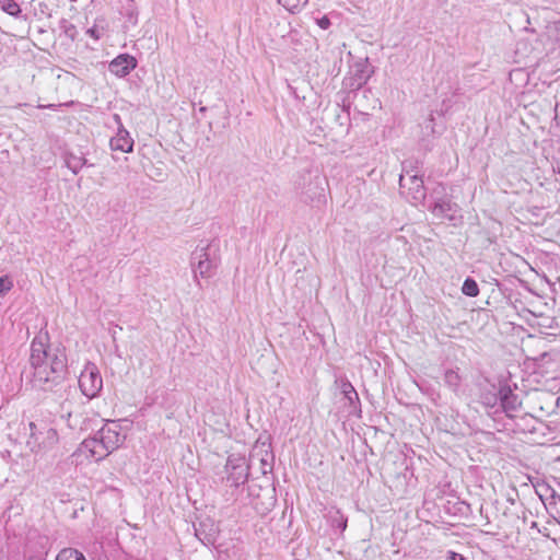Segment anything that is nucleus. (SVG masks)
Wrapping results in <instances>:
<instances>
[{
    "label": "nucleus",
    "mask_w": 560,
    "mask_h": 560,
    "mask_svg": "<svg viewBox=\"0 0 560 560\" xmlns=\"http://www.w3.org/2000/svg\"><path fill=\"white\" fill-rule=\"evenodd\" d=\"M48 340V334L40 331L31 342V383L34 388L42 390H49L58 385L67 369L65 350L59 347L51 348Z\"/></svg>",
    "instance_id": "obj_1"
},
{
    "label": "nucleus",
    "mask_w": 560,
    "mask_h": 560,
    "mask_svg": "<svg viewBox=\"0 0 560 560\" xmlns=\"http://www.w3.org/2000/svg\"><path fill=\"white\" fill-rule=\"evenodd\" d=\"M126 440V432L121 422L116 420L106 421L94 436L85 439L73 453L77 463L84 460L98 462L115 450Z\"/></svg>",
    "instance_id": "obj_2"
},
{
    "label": "nucleus",
    "mask_w": 560,
    "mask_h": 560,
    "mask_svg": "<svg viewBox=\"0 0 560 560\" xmlns=\"http://www.w3.org/2000/svg\"><path fill=\"white\" fill-rule=\"evenodd\" d=\"M31 436L27 441L28 446L35 453H46L52 450L59 441L58 432L50 427H37L32 422L30 423Z\"/></svg>",
    "instance_id": "obj_3"
},
{
    "label": "nucleus",
    "mask_w": 560,
    "mask_h": 560,
    "mask_svg": "<svg viewBox=\"0 0 560 560\" xmlns=\"http://www.w3.org/2000/svg\"><path fill=\"white\" fill-rule=\"evenodd\" d=\"M400 192L412 205L421 203L427 196L423 180L418 174L406 172L399 177Z\"/></svg>",
    "instance_id": "obj_4"
},
{
    "label": "nucleus",
    "mask_w": 560,
    "mask_h": 560,
    "mask_svg": "<svg viewBox=\"0 0 560 560\" xmlns=\"http://www.w3.org/2000/svg\"><path fill=\"white\" fill-rule=\"evenodd\" d=\"M79 386L82 394L92 399L96 397L103 388V378L98 368L88 362L79 376Z\"/></svg>",
    "instance_id": "obj_5"
},
{
    "label": "nucleus",
    "mask_w": 560,
    "mask_h": 560,
    "mask_svg": "<svg viewBox=\"0 0 560 560\" xmlns=\"http://www.w3.org/2000/svg\"><path fill=\"white\" fill-rule=\"evenodd\" d=\"M249 467L245 457L235 455L229 456L225 464L226 483L235 488L244 485L248 479Z\"/></svg>",
    "instance_id": "obj_6"
},
{
    "label": "nucleus",
    "mask_w": 560,
    "mask_h": 560,
    "mask_svg": "<svg viewBox=\"0 0 560 560\" xmlns=\"http://www.w3.org/2000/svg\"><path fill=\"white\" fill-rule=\"evenodd\" d=\"M195 277L209 278L217 268L218 261L215 257H211L209 248L196 249L192 256Z\"/></svg>",
    "instance_id": "obj_7"
},
{
    "label": "nucleus",
    "mask_w": 560,
    "mask_h": 560,
    "mask_svg": "<svg viewBox=\"0 0 560 560\" xmlns=\"http://www.w3.org/2000/svg\"><path fill=\"white\" fill-rule=\"evenodd\" d=\"M256 462L259 463L261 475H267L272 471L273 454L265 443L256 445L249 456V466H255Z\"/></svg>",
    "instance_id": "obj_8"
},
{
    "label": "nucleus",
    "mask_w": 560,
    "mask_h": 560,
    "mask_svg": "<svg viewBox=\"0 0 560 560\" xmlns=\"http://www.w3.org/2000/svg\"><path fill=\"white\" fill-rule=\"evenodd\" d=\"M114 119L118 126L117 133L112 137L109 144L112 150L114 151H121L125 153H129L133 149V140L130 137V133L128 130H126L121 124L120 116L115 114Z\"/></svg>",
    "instance_id": "obj_9"
},
{
    "label": "nucleus",
    "mask_w": 560,
    "mask_h": 560,
    "mask_svg": "<svg viewBox=\"0 0 560 560\" xmlns=\"http://www.w3.org/2000/svg\"><path fill=\"white\" fill-rule=\"evenodd\" d=\"M137 67V59L128 54L114 58L108 66L110 73L118 78L128 75Z\"/></svg>",
    "instance_id": "obj_10"
},
{
    "label": "nucleus",
    "mask_w": 560,
    "mask_h": 560,
    "mask_svg": "<svg viewBox=\"0 0 560 560\" xmlns=\"http://www.w3.org/2000/svg\"><path fill=\"white\" fill-rule=\"evenodd\" d=\"M499 397L501 408L509 417H512V412L516 411L521 407L518 396L514 394L512 388L506 384L500 386Z\"/></svg>",
    "instance_id": "obj_11"
},
{
    "label": "nucleus",
    "mask_w": 560,
    "mask_h": 560,
    "mask_svg": "<svg viewBox=\"0 0 560 560\" xmlns=\"http://www.w3.org/2000/svg\"><path fill=\"white\" fill-rule=\"evenodd\" d=\"M455 208L456 205L452 203L450 200L439 199L432 205L430 210L433 213V215L439 219L453 220L454 213L456 212Z\"/></svg>",
    "instance_id": "obj_12"
},
{
    "label": "nucleus",
    "mask_w": 560,
    "mask_h": 560,
    "mask_svg": "<svg viewBox=\"0 0 560 560\" xmlns=\"http://www.w3.org/2000/svg\"><path fill=\"white\" fill-rule=\"evenodd\" d=\"M340 389L350 406H355L359 402V395L349 381H341Z\"/></svg>",
    "instance_id": "obj_13"
},
{
    "label": "nucleus",
    "mask_w": 560,
    "mask_h": 560,
    "mask_svg": "<svg viewBox=\"0 0 560 560\" xmlns=\"http://www.w3.org/2000/svg\"><path fill=\"white\" fill-rule=\"evenodd\" d=\"M56 560H86L85 556L74 548H63L59 551Z\"/></svg>",
    "instance_id": "obj_14"
},
{
    "label": "nucleus",
    "mask_w": 560,
    "mask_h": 560,
    "mask_svg": "<svg viewBox=\"0 0 560 560\" xmlns=\"http://www.w3.org/2000/svg\"><path fill=\"white\" fill-rule=\"evenodd\" d=\"M481 404L487 408H494L500 401L499 390L485 392L480 396Z\"/></svg>",
    "instance_id": "obj_15"
},
{
    "label": "nucleus",
    "mask_w": 560,
    "mask_h": 560,
    "mask_svg": "<svg viewBox=\"0 0 560 560\" xmlns=\"http://www.w3.org/2000/svg\"><path fill=\"white\" fill-rule=\"evenodd\" d=\"M444 382L452 390H457L460 385V376L457 371L447 370L444 374Z\"/></svg>",
    "instance_id": "obj_16"
},
{
    "label": "nucleus",
    "mask_w": 560,
    "mask_h": 560,
    "mask_svg": "<svg viewBox=\"0 0 560 560\" xmlns=\"http://www.w3.org/2000/svg\"><path fill=\"white\" fill-rule=\"evenodd\" d=\"M0 7L3 12L14 18H18L22 12L20 5L14 0H3Z\"/></svg>",
    "instance_id": "obj_17"
},
{
    "label": "nucleus",
    "mask_w": 560,
    "mask_h": 560,
    "mask_svg": "<svg viewBox=\"0 0 560 560\" xmlns=\"http://www.w3.org/2000/svg\"><path fill=\"white\" fill-rule=\"evenodd\" d=\"M462 292L470 298L477 296L479 294L477 282L472 278H466L462 287Z\"/></svg>",
    "instance_id": "obj_18"
},
{
    "label": "nucleus",
    "mask_w": 560,
    "mask_h": 560,
    "mask_svg": "<svg viewBox=\"0 0 560 560\" xmlns=\"http://www.w3.org/2000/svg\"><path fill=\"white\" fill-rule=\"evenodd\" d=\"M280 4H282L288 11L294 13L303 8L308 0H278Z\"/></svg>",
    "instance_id": "obj_19"
},
{
    "label": "nucleus",
    "mask_w": 560,
    "mask_h": 560,
    "mask_svg": "<svg viewBox=\"0 0 560 560\" xmlns=\"http://www.w3.org/2000/svg\"><path fill=\"white\" fill-rule=\"evenodd\" d=\"M84 163H85L84 159L73 156V155L69 156L66 160V164H67L68 168H70L74 174H77L82 168Z\"/></svg>",
    "instance_id": "obj_20"
},
{
    "label": "nucleus",
    "mask_w": 560,
    "mask_h": 560,
    "mask_svg": "<svg viewBox=\"0 0 560 560\" xmlns=\"http://www.w3.org/2000/svg\"><path fill=\"white\" fill-rule=\"evenodd\" d=\"M13 288V280L9 276L0 277V298Z\"/></svg>",
    "instance_id": "obj_21"
},
{
    "label": "nucleus",
    "mask_w": 560,
    "mask_h": 560,
    "mask_svg": "<svg viewBox=\"0 0 560 560\" xmlns=\"http://www.w3.org/2000/svg\"><path fill=\"white\" fill-rule=\"evenodd\" d=\"M337 514V516L332 517L331 524L332 526L338 527L341 532H343L347 528V518H345L339 513Z\"/></svg>",
    "instance_id": "obj_22"
},
{
    "label": "nucleus",
    "mask_w": 560,
    "mask_h": 560,
    "mask_svg": "<svg viewBox=\"0 0 560 560\" xmlns=\"http://www.w3.org/2000/svg\"><path fill=\"white\" fill-rule=\"evenodd\" d=\"M317 24L320 28L327 30L330 26V20L327 16H323L317 20Z\"/></svg>",
    "instance_id": "obj_23"
},
{
    "label": "nucleus",
    "mask_w": 560,
    "mask_h": 560,
    "mask_svg": "<svg viewBox=\"0 0 560 560\" xmlns=\"http://www.w3.org/2000/svg\"><path fill=\"white\" fill-rule=\"evenodd\" d=\"M555 121L560 126V104H557L555 107Z\"/></svg>",
    "instance_id": "obj_24"
},
{
    "label": "nucleus",
    "mask_w": 560,
    "mask_h": 560,
    "mask_svg": "<svg viewBox=\"0 0 560 560\" xmlns=\"http://www.w3.org/2000/svg\"><path fill=\"white\" fill-rule=\"evenodd\" d=\"M86 34L90 35L91 37L95 38V39H98L100 38V34L97 33L96 28L95 27H91L86 31Z\"/></svg>",
    "instance_id": "obj_25"
},
{
    "label": "nucleus",
    "mask_w": 560,
    "mask_h": 560,
    "mask_svg": "<svg viewBox=\"0 0 560 560\" xmlns=\"http://www.w3.org/2000/svg\"><path fill=\"white\" fill-rule=\"evenodd\" d=\"M450 559L451 560H464V557L460 553L451 551L450 552Z\"/></svg>",
    "instance_id": "obj_26"
},
{
    "label": "nucleus",
    "mask_w": 560,
    "mask_h": 560,
    "mask_svg": "<svg viewBox=\"0 0 560 560\" xmlns=\"http://www.w3.org/2000/svg\"><path fill=\"white\" fill-rule=\"evenodd\" d=\"M72 31H74V26L73 25H70L67 30H66V34L68 36H70L71 38L74 37V34L72 33Z\"/></svg>",
    "instance_id": "obj_27"
},
{
    "label": "nucleus",
    "mask_w": 560,
    "mask_h": 560,
    "mask_svg": "<svg viewBox=\"0 0 560 560\" xmlns=\"http://www.w3.org/2000/svg\"><path fill=\"white\" fill-rule=\"evenodd\" d=\"M3 2V0H0V3Z\"/></svg>",
    "instance_id": "obj_28"
}]
</instances>
